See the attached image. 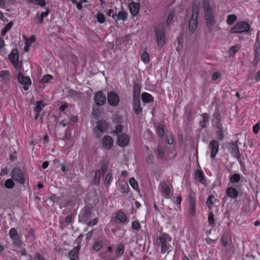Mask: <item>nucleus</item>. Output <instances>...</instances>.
<instances>
[{
    "instance_id": "09e8293b",
    "label": "nucleus",
    "mask_w": 260,
    "mask_h": 260,
    "mask_svg": "<svg viewBox=\"0 0 260 260\" xmlns=\"http://www.w3.org/2000/svg\"><path fill=\"white\" fill-rule=\"evenodd\" d=\"M208 222L210 225H213L214 224V214L212 212H210L209 214Z\"/></svg>"
},
{
    "instance_id": "f704fd0d",
    "label": "nucleus",
    "mask_w": 260,
    "mask_h": 260,
    "mask_svg": "<svg viewBox=\"0 0 260 260\" xmlns=\"http://www.w3.org/2000/svg\"><path fill=\"white\" fill-rule=\"evenodd\" d=\"M9 235L12 239L18 238L20 237L18 234L17 230L14 228H12L10 230Z\"/></svg>"
},
{
    "instance_id": "338daca9",
    "label": "nucleus",
    "mask_w": 260,
    "mask_h": 260,
    "mask_svg": "<svg viewBox=\"0 0 260 260\" xmlns=\"http://www.w3.org/2000/svg\"><path fill=\"white\" fill-rule=\"evenodd\" d=\"M69 122L65 120H63L59 122V125H62L63 127L67 126L68 125Z\"/></svg>"
},
{
    "instance_id": "6e6552de",
    "label": "nucleus",
    "mask_w": 260,
    "mask_h": 260,
    "mask_svg": "<svg viewBox=\"0 0 260 260\" xmlns=\"http://www.w3.org/2000/svg\"><path fill=\"white\" fill-rule=\"evenodd\" d=\"M109 104L112 106H116L119 103L118 95L114 91H110L107 95Z\"/></svg>"
},
{
    "instance_id": "412c9836",
    "label": "nucleus",
    "mask_w": 260,
    "mask_h": 260,
    "mask_svg": "<svg viewBox=\"0 0 260 260\" xmlns=\"http://www.w3.org/2000/svg\"><path fill=\"white\" fill-rule=\"evenodd\" d=\"M134 109L136 114H139L142 111L140 106V99H134Z\"/></svg>"
},
{
    "instance_id": "39448f33",
    "label": "nucleus",
    "mask_w": 260,
    "mask_h": 260,
    "mask_svg": "<svg viewBox=\"0 0 260 260\" xmlns=\"http://www.w3.org/2000/svg\"><path fill=\"white\" fill-rule=\"evenodd\" d=\"M108 123L104 120H100L97 122L94 129V134L97 138H100L104 133L108 130Z\"/></svg>"
},
{
    "instance_id": "4be33fe9",
    "label": "nucleus",
    "mask_w": 260,
    "mask_h": 260,
    "mask_svg": "<svg viewBox=\"0 0 260 260\" xmlns=\"http://www.w3.org/2000/svg\"><path fill=\"white\" fill-rule=\"evenodd\" d=\"M18 80L20 83L23 84H30L31 80L28 77L24 76L22 74L18 75Z\"/></svg>"
},
{
    "instance_id": "dca6fc26",
    "label": "nucleus",
    "mask_w": 260,
    "mask_h": 260,
    "mask_svg": "<svg viewBox=\"0 0 260 260\" xmlns=\"http://www.w3.org/2000/svg\"><path fill=\"white\" fill-rule=\"evenodd\" d=\"M127 15V13L125 11H119L118 13H113L112 15V17L115 21L118 20L124 21L126 19Z\"/></svg>"
},
{
    "instance_id": "37998d69",
    "label": "nucleus",
    "mask_w": 260,
    "mask_h": 260,
    "mask_svg": "<svg viewBox=\"0 0 260 260\" xmlns=\"http://www.w3.org/2000/svg\"><path fill=\"white\" fill-rule=\"evenodd\" d=\"M124 251V246L123 245H119L116 250V254L118 256H120L122 255Z\"/></svg>"
},
{
    "instance_id": "a211bd4d",
    "label": "nucleus",
    "mask_w": 260,
    "mask_h": 260,
    "mask_svg": "<svg viewBox=\"0 0 260 260\" xmlns=\"http://www.w3.org/2000/svg\"><path fill=\"white\" fill-rule=\"evenodd\" d=\"M127 220V218L126 215L123 212L119 211L117 213L116 217H115V222L117 223H126Z\"/></svg>"
},
{
    "instance_id": "f03ea898",
    "label": "nucleus",
    "mask_w": 260,
    "mask_h": 260,
    "mask_svg": "<svg viewBox=\"0 0 260 260\" xmlns=\"http://www.w3.org/2000/svg\"><path fill=\"white\" fill-rule=\"evenodd\" d=\"M199 13V4H193L192 9V14L189 22V30L191 33H194L196 31L198 25Z\"/></svg>"
},
{
    "instance_id": "13d9d810",
    "label": "nucleus",
    "mask_w": 260,
    "mask_h": 260,
    "mask_svg": "<svg viewBox=\"0 0 260 260\" xmlns=\"http://www.w3.org/2000/svg\"><path fill=\"white\" fill-rule=\"evenodd\" d=\"M35 21L37 23H41L43 21V18L40 15L38 14L35 18Z\"/></svg>"
},
{
    "instance_id": "aec40b11",
    "label": "nucleus",
    "mask_w": 260,
    "mask_h": 260,
    "mask_svg": "<svg viewBox=\"0 0 260 260\" xmlns=\"http://www.w3.org/2000/svg\"><path fill=\"white\" fill-rule=\"evenodd\" d=\"M80 246L78 244L77 246L74 248L70 252L69 254V256L71 260L72 259H78V253L79 251L80 250Z\"/></svg>"
},
{
    "instance_id": "5fc2aeb1",
    "label": "nucleus",
    "mask_w": 260,
    "mask_h": 260,
    "mask_svg": "<svg viewBox=\"0 0 260 260\" xmlns=\"http://www.w3.org/2000/svg\"><path fill=\"white\" fill-rule=\"evenodd\" d=\"M173 17H174V15L172 13H170L169 14V15L167 17V18L166 19V23L168 25H169L171 23Z\"/></svg>"
},
{
    "instance_id": "423d86ee",
    "label": "nucleus",
    "mask_w": 260,
    "mask_h": 260,
    "mask_svg": "<svg viewBox=\"0 0 260 260\" xmlns=\"http://www.w3.org/2000/svg\"><path fill=\"white\" fill-rule=\"evenodd\" d=\"M206 24L210 32L213 30L214 25L216 23L213 12L205 13Z\"/></svg>"
},
{
    "instance_id": "680f3d73",
    "label": "nucleus",
    "mask_w": 260,
    "mask_h": 260,
    "mask_svg": "<svg viewBox=\"0 0 260 260\" xmlns=\"http://www.w3.org/2000/svg\"><path fill=\"white\" fill-rule=\"evenodd\" d=\"M259 129V124L257 123L256 125H254L253 127V131L254 133H258Z\"/></svg>"
},
{
    "instance_id": "c756f323",
    "label": "nucleus",
    "mask_w": 260,
    "mask_h": 260,
    "mask_svg": "<svg viewBox=\"0 0 260 260\" xmlns=\"http://www.w3.org/2000/svg\"><path fill=\"white\" fill-rule=\"evenodd\" d=\"M141 88L139 85L136 84L134 87V99H140Z\"/></svg>"
},
{
    "instance_id": "ea45409f",
    "label": "nucleus",
    "mask_w": 260,
    "mask_h": 260,
    "mask_svg": "<svg viewBox=\"0 0 260 260\" xmlns=\"http://www.w3.org/2000/svg\"><path fill=\"white\" fill-rule=\"evenodd\" d=\"M13 240V244L15 247L20 248L21 246V245L22 244L21 241L20 240V237L16 238L13 239H12Z\"/></svg>"
},
{
    "instance_id": "0e129e2a",
    "label": "nucleus",
    "mask_w": 260,
    "mask_h": 260,
    "mask_svg": "<svg viewBox=\"0 0 260 260\" xmlns=\"http://www.w3.org/2000/svg\"><path fill=\"white\" fill-rule=\"evenodd\" d=\"M254 80L257 82L260 81V70L255 74Z\"/></svg>"
},
{
    "instance_id": "58836bf2",
    "label": "nucleus",
    "mask_w": 260,
    "mask_h": 260,
    "mask_svg": "<svg viewBox=\"0 0 260 260\" xmlns=\"http://www.w3.org/2000/svg\"><path fill=\"white\" fill-rule=\"evenodd\" d=\"M13 23L12 22H9L7 24L6 26L3 29L2 31V36H4L6 34L10 29L11 27L12 26Z\"/></svg>"
},
{
    "instance_id": "473e14b6",
    "label": "nucleus",
    "mask_w": 260,
    "mask_h": 260,
    "mask_svg": "<svg viewBox=\"0 0 260 260\" xmlns=\"http://www.w3.org/2000/svg\"><path fill=\"white\" fill-rule=\"evenodd\" d=\"M231 150L232 153L234 156H238L239 154V150L238 145L236 144H232L231 146Z\"/></svg>"
},
{
    "instance_id": "cd10ccee",
    "label": "nucleus",
    "mask_w": 260,
    "mask_h": 260,
    "mask_svg": "<svg viewBox=\"0 0 260 260\" xmlns=\"http://www.w3.org/2000/svg\"><path fill=\"white\" fill-rule=\"evenodd\" d=\"M0 78L4 81H7L10 79V75L9 71H2L0 72Z\"/></svg>"
},
{
    "instance_id": "c9c22d12",
    "label": "nucleus",
    "mask_w": 260,
    "mask_h": 260,
    "mask_svg": "<svg viewBox=\"0 0 260 260\" xmlns=\"http://www.w3.org/2000/svg\"><path fill=\"white\" fill-rule=\"evenodd\" d=\"M240 179L241 177L239 174H234L231 177L230 181L233 183H237L240 181Z\"/></svg>"
},
{
    "instance_id": "e2e57ef3",
    "label": "nucleus",
    "mask_w": 260,
    "mask_h": 260,
    "mask_svg": "<svg viewBox=\"0 0 260 260\" xmlns=\"http://www.w3.org/2000/svg\"><path fill=\"white\" fill-rule=\"evenodd\" d=\"M28 239H30V241H33L35 239V235L33 231H31L29 232V235L28 236Z\"/></svg>"
},
{
    "instance_id": "20e7f679",
    "label": "nucleus",
    "mask_w": 260,
    "mask_h": 260,
    "mask_svg": "<svg viewBox=\"0 0 260 260\" xmlns=\"http://www.w3.org/2000/svg\"><path fill=\"white\" fill-rule=\"evenodd\" d=\"M250 29V25L245 21L238 22L230 30V34H240L247 32Z\"/></svg>"
},
{
    "instance_id": "5701e85b",
    "label": "nucleus",
    "mask_w": 260,
    "mask_h": 260,
    "mask_svg": "<svg viewBox=\"0 0 260 260\" xmlns=\"http://www.w3.org/2000/svg\"><path fill=\"white\" fill-rule=\"evenodd\" d=\"M68 95L71 98H76L77 99H82L83 98L82 93L77 92L73 89H70L68 91Z\"/></svg>"
},
{
    "instance_id": "69168bd1",
    "label": "nucleus",
    "mask_w": 260,
    "mask_h": 260,
    "mask_svg": "<svg viewBox=\"0 0 260 260\" xmlns=\"http://www.w3.org/2000/svg\"><path fill=\"white\" fill-rule=\"evenodd\" d=\"M72 218H73V216L72 215H68L66 218L65 222L67 223H70L71 222V221H72Z\"/></svg>"
},
{
    "instance_id": "1a4fd4ad",
    "label": "nucleus",
    "mask_w": 260,
    "mask_h": 260,
    "mask_svg": "<svg viewBox=\"0 0 260 260\" xmlns=\"http://www.w3.org/2000/svg\"><path fill=\"white\" fill-rule=\"evenodd\" d=\"M155 35L158 46L159 47L163 46L166 43L164 31L161 29H156L155 30Z\"/></svg>"
},
{
    "instance_id": "72a5a7b5",
    "label": "nucleus",
    "mask_w": 260,
    "mask_h": 260,
    "mask_svg": "<svg viewBox=\"0 0 260 260\" xmlns=\"http://www.w3.org/2000/svg\"><path fill=\"white\" fill-rule=\"evenodd\" d=\"M14 182L12 178L6 180L5 182V186L7 188L11 189L14 187Z\"/></svg>"
},
{
    "instance_id": "7c9ffc66",
    "label": "nucleus",
    "mask_w": 260,
    "mask_h": 260,
    "mask_svg": "<svg viewBox=\"0 0 260 260\" xmlns=\"http://www.w3.org/2000/svg\"><path fill=\"white\" fill-rule=\"evenodd\" d=\"M260 60V48L256 47L254 54V59L253 61L254 66L257 64L258 61Z\"/></svg>"
},
{
    "instance_id": "4468645a",
    "label": "nucleus",
    "mask_w": 260,
    "mask_h": 260,
    "mask_svg": "<svg viewBox=\"0 0 260 260\" xmlns=\"http://www.w3.org/2000/svg\"><path fill=\"white\" fill-rule=\"evenodd\" d=\"M9 58L10 60L13 63L14 66L16 68H18V59L19 55L18 53V51L16 49H13L11 53L9 55Z\"/></svg>"
},
{
    "instance_id": "3c124183",
    "label": "nucleus",
    "mask_w": 260,
    "mask_h": 260,
    "mask_svg": "<svg viewBox=\"0 0 260 260\" xmlns=\"http://www.w3.org/2000/svg\"><path fill=\"white\" fill-rule=\"evenodd\" d=\"M213 198V196H210L208 198V199L206 201V204L208 206L209 208H211L213 204V202L212 201V199Z\"/></svg>"
},
{
    "instance_id": "052dcab7",
    "label": "nucleus",
    "mask_w": 260,
    "mask_h": 260,
    "mask_svg": "<svg viewBox=\"0 0 260 260\" xmlns=\"http://www.w3.org/2000/svg\"><path fill=\"white\" fill-rule=\"evenodd\" d=\"M157 134L161 137L164 135V131L162 127H159L157 128Z\"/></svg>"
},
{
    "instance_id": "bf43d9fd",
    "label": "nucleus",
    "mask_w": 260,
    "mask_h": 260,
    "mask_svg": "<svg viewBox=\"0 0 260 260\" xmlns=\"http://www.w3.org/2000/svg\"><path fill=\"white\" fill-rule=\"evenodd\" d=\"M98 223V220H97V219L96 218H94L92 220H91L88 223V225L89 226H93L95 224H96Z\"/></svg>"
},
{
    "instance_id": "f8f14e48",
    "label": "nucleus",
    "mask_w": 260,
    "mask_h": 260,
    "mask_svg": "<svg viewBox=\"0 0 260 260\" xmlns=\"http://www.w3.org/2000/svg\"><path fill=\"white\" fill-rule=\"evenodd\" d=\"M94 100L97 105L102 106L105 103L106 98L102 91H99L95 94Z\"/></svg>"
},
{
    "instance_id": "9b49d317",
    "label": "nucleus",
    "mask_w": 260,
    "mask_h": 260,
    "mask_svg": "<svg viewBox=\"0 0 260 260\" xmlns=\"http://www.w3.org/2000/svg\"><path fill=\"white\" fill-rule=\"evenodd\" d=\"M102 146L106 150H110L113 146L112 138L108 135L105 136L102 140Z\"/></svg>"
},
{
    "instance_id": "0eeeda50",
    "label": "nucleus",
    "mask_w": 260,
    "mask_h": 260,
    "mask_svg": "<svg viewBox=\"0 0 260 260\" xmlns=\"http://www.w3.org/2000/svg\"><path fill=\"white\" fill-rule=\"evenodd\" d=\"M213 122L216 124L217 128L216 132L217 138L219 140H222L223 138V133L221 127V123H220V117L218 114H215L214 116Z\"/></svg>"
},
{
    "instance_id": "603ef678",
    "label": "nucleus",
    "mask_w": 260,
    "mask_h": 260,
    "mask_svg": "<svg viewBox=\"0 0 260 260\" xmlns=\"http://www.w3.org/2000/svg\"><path fill=\"white\" fill-rule=\"evenodd\" d=\"M102 242H96L93 245V249L95 251H99L102 248Z\"/></svg>"
},
{
    "instance_id": "bb28decb",
    "label": "nucleus",
    "mask_w": 260,
    "mask_h": 260,
    "mask_svg": "<svg viewBox=\"0 0 260 260\" xmlns=\"http://www.w3.org/2000/svg\"><path fill=\"white\" fill-rule=\"evenodd\" d=\"M159 186L162 192H163L166 196H169L170 194V189L169 186L164 182H161Z\"/></svg>"
},
{
    "instance_id": "e433bc0d",
    "label": "nucleus",
    "mask_w": 260,
    "mask_h": 260,
    "mask_svg": "<svg viewBox=\"0 0 260 260\" xmlns=\"http://www.w3.org/2000/svg\"><path fill=\"white\" fill-rule=\"evenodd\" d=\"M42 106H44L43 102L38 101L36 104L35 111L37 113H39L42 110Z\"/></svg>"
},
{
    "instance_id": "de8ad7c7",
    "label": "nucleus",
    "mask_w": 260,
    "mask_h": 260,
    "mask_svg": "<svg viewBox=\"0 0 260 260\" xmlns=\"http://www.w3.org/2000/svg\"><path fill=\"white\" fill-rule=\"evenodd\" d=\"M112 176L111 174L108 173L106 175L105 180V184L106 186H109L111 183Z\"/></svg>"
},
{
    "instance_id": "a19ab883",
    "label": "nucleus",
    "mask_w": 260,
    "mask_h": 260,
    "mask_svg": "<svg viewBox=\"0 0 260 260\" xmlns=\"http://www.w3.org/2000/svg\"><path fill=\"white\" fill-rule=\"evenodd\" d=\"M141 60L145 63H147L149 61V54L147 52H144L141 55Z\"/></svg>"
},
{
    "instance_id": "b1692460",
    "label": "nucleus",
    "mask_w": 260,
    "mask_h": 260,
    "mask_svg": "<svg viewBox=\"0 0 260 260\" xmlns=\"http://www.w3.org/2000/svg\"><path fill=\"white\" fill-rule=\"evenodd\" d=\"M226 194L230 198H235L238 196V192L235 188L230 187L226 191Z\"/></svg>"
},
{
    "instance_id": "864d4df0",
    "label": "nucleus",
    "mask_w": 260,
    "mask_h": 260,
    "mask_svg": "<svg viewBox=\"0 0 260 260\" xmlns=\"http://www.w3.org/2000/svg\"><path fill=\"white\" fill-rule=\"evenodd\" d=\"M157 153H158V156L160 157V158H162L164 157V150L161 148L159 146L158 147L157 149Z\"/></svg>"
},
{
    "instance_id": "8fccbe9b",
    "label": "nucleus",
    "mask_w": 260,
    "mask_h": 260,
    "mask_svg": "<svg viewBox=\"0 0 260 260\" xmlns=\"http://www.w3.org/2000/svg\"><path fill=\"white\" fill-rule=\"evenodd\" d=\"M96 19L98 21L101 23H102L105 21V16L101 13H98L96 15Z\"/></svg>"
},
{
    "instance_id": "a878e982",
    "label": "nucleus",
    "mask_w": 260,
    "mask_h": 260,
    "mask_svg": "<svg viewBox=\"0 0 260 260\" xmlns=\"http://www.w3.org/2000/svg\"><path fill=\"white\" fill-rule=\"evenodd\" d=\"M203 6L204 10L205 13H210L213 12V10L210 5L209 0H203Z\"/></svg>"
},
{
    "instance_id": "7ed1b4c3",
    "label": "nucleus",
    "mask_w": 260,
    "mask_h": 260,
    "mask_svg": "<svg viewBox=\"0 0 260 260\" xmlns=\"http://www.w3.org/2000/svg\"><path fill=\"white\" fill-rule=\"evenodd\" d=\"M11 176L14 180L21 184H24L25 182V173L18 168L12 170Z\"/></svg>"
},
{
    "instance_id": "4c0bfd02",
    "label": "nucleus",
    "mask_w": 260,
    "mask_h": 260,
    "mask_svg": "<svg viewBox=\"0 0 260 260\" xmlns=\"http://www.w3.org/2000/svg\"><path fill=\"white\" fill-rule=\"evenodd\" d=\"M129 184L132 186V187L136 190H138L139 189L138 184L136 180L134 178H131L129 181Z\"/></svg>"
},
{
    "instance_id": "774afa93",
    "label": "nucleus",
    "mask_w": 260,
    "mask_h": 260,
    "mask_svg": "<svg viewBox=\"0 0 260 260\" xmlns=\"http://www.w3.org/2000/svg\"><path fill=\"white\" fill-rule=\"evenodd\" d=\"M182 201V198L181 196H178L176 198L175 203H178V205H180Z\"/></svg>"
},
{
    "instance_id": "393cba45",
    "label": "nucleus",
    "mask_w": 260,
    "mask_h": 260,
    "mask_svg": "<svg viewBox=\"0 0 260 260\" xmlns=\"http://www.w3.org/2000/svg\"><path fill=\"white\" fill-rule=\"evenodd\" d=\"M142 100L145 103L152 102L153 101L152 96L147 92H144L142 94Z\"/></svg>"
},
{
    "instance_id": "2eb2a0df",
    "label": "nucleus",
    "mask_w": 260,
    "mask_h": 260,
    "mask_svg": "<svg viewBox=\"0 0 260 260\" xmlns=\"http://www.w3.org/2000/svg\"><path fill=\"white\" fill-rule=\"evenodd\" d=\"M106 169L104 167H102L101 170H99L95 171V176L93 179V183L95 185H98L100 182V177L101 176H103Z\"/></svg>"
},
{
    "instance_id": "2f4dec72",
    "label": "nucleus",
    "mask_w": 260,
    "mask_h": 260,
    "mask_svg": "<svg viewBox=\"0 0 260 260\" xmlns=\"http://www.w3.org/2000/svg\"><path fill=\"white\" fill-rule=\"evenodd\" d=\"M237 16L235 14H231L228 16L226 23L229 25H232L236 20Z\"/></svg>"
},
{
    "instance_id": "c85d7f7f",
    "label": "nucleus",
    "mask_w": 260,
    "mask_h": 260,
    "mask_svg": "<svg viewBox=\"0 0 260 260\" xmlns=\"http://www.w3.org/2000/svg\"><path fill=\"white\" fill-rule=\"evenodd\" d=\"M240 46L236 45L231 47L229 50V54L230 56H234L240 49Z\"/></svg>"
},
{
    "instance_id": "9d476101",
    "label": "nucleus",
    "mask_w": 260,
    "mask_h": 260,
    "mask_svg": "<svg viewBox=\"0 0 260 260\" xmlns=\"http://www.w3.org/2000/svg\"><path fill=\"white\" fill-rule=\"evenodd\" d=\"M208 148L211 151V158H214L218 152L219 143L218 141L212 140L209 143Z\"/></svg>"
},
{
    "instance_id": "f257e3e1",
    "label": "nucleus",
    "mask_w": 260,
    "mask_h": 260,
    "mask_svg": "<svg viewBox=\"0 0 260 260\" xmlns=\"http://www.w3.org/2000/svg\"><path fill=\"white\" fill-rule=\"evenodd\" d=\"M172 239L167 234H162L157 240V244L160 247L161 251L162 253L169 252L170 248L171 247Z\"/></svg>"
},
{
    "instance_id": "f3484780",
    "label": "nucleus",
    "mask_w": 260,
    "mask_h": 260,
    "mask_svg": "<svg viewBox=\"0 0 260 260\" xmlns=\"http://www.w3.org/2000/svg\"><path fill=\"white\" fill-rule=\"evenodd\" d=\"M189 204V213L192 216H194L196 213V205L194 198L190 194L188 199Z\"/></svg>"
},
{
    "instance_id": "4d7b16f0",
    "label": "nucleus",
    "mask_w": 260,
    "mask_h": 260,
    "mask_svg": "<svg viewBox=\"0 0 260 260\" xmlns=\"http://www.w3.org/2000/svg\"><path fill=\"white\" fill-rule=\"evenodd\" d=\"M221 76V74L218 72H216L213 73L212 76V79L213 80H215L219 78Z\"/></svg>"
},
{
    "instance_id": "a18cd8bd",
    "label": "nucleus",
    "mask_w": 260,
    "mask_h": 260,
    "mask_svg": "<svg viewBox=\"0 0 260 260\" xmlns=\"http://www.w3.org/2000/svg\"><path fill=\"white\" fill-rule=\"evenodd\" d=\"M132 229L136 230H139L141 228V225L138 221H133L132 224Z\"/></svg>"
},
{
    "instance_id": "ddd939ff",
    "label": "nucleus",
    "mask_w": 260,
    "mask_h": 260,
    "mask_svg": "<svg viewBox=\"0 0 260 260\" xmlns=\"http://www.w3.org/2000/svg\"><path fill=\"white\" fill-rule=\"evenodd\" d=\"M129 142V138L125 134L119 135L117 140V144L120 147L126 146Z\"/></svg>"
},
{
    "instance_id": "6ab92c4d",
    "label": "nucleus",
    "mask_w": 260,
    "mask_h": 260,
    "mask_svg": "<svg viewBox=\"0 0 260 260\" xmlns=\"http://www.w3.org/2000/svg\"><path fill=\"white\" fill-rule=\"evenodd\" d=\"M129 9L132 15L136 16L140 10L139 4L133 2L129 5Z\"/></svg>"
},
{
    "instance_id": "c03bdc74",
    "label": "nucleus",
    "mask_w": 260,
    "mask_h": 260,
    "mask_svg": "<svg viewBox=\"0 0 260 260\" xmlns=\"http://www.w3.org/2000/svg\"><path fill=\"white\" fill-rule=\"evenodd\" d=\"M35 37L34 36H32L29 39H25V44L30 46L33 42H35Z\"/></svg>"
},
{
    "instance_id": "49530a36",
    "label": "nucleus",
    "mask_w": 260,
    "mask_h": 260,
    "mask_svg": "<svg viewBox=\"0 0 260 260\" xmlns=\"http://www.w3.org/2000/svg\"><path fill=\"white\" fill-rule=\"evenodd\" d=\"M52 79V77L51 75L47 74L46 75H44L41 81L43 83H46L49 81H50Z\"/></svg>"
},
{
    "instance_id": "79ce46f5",
    "label": "nucleus",
    "mask_w": 260,
    "mask_h": 260,
    "mask_svg": "<svg viewBox=\"0 0 260 260\" xmlns=\"http://www.w3.org/2000/svg\"><path fill=\"white\" fill-rule=\"evenodd\" d=\"M196 176L197 178L198 179L199 181L203 183V181L204 180V175L202 171L200 170H197L196 172Z\"/></svg>"
},
{
    "instance_id": "6e6d98bb",
    "label": "nucleus",
    "mask_w": 260,
    "mask_h": 260,
    "mask_svg": "<svg viewBox=\"0 0 260 260\" xmlns=\"http://www.w3.org/2000/svg\"><path fill=\"white\" fill-rule=\"evenodd\" d=\"M122 126L121 125L118 124L115 127V129L114 131V133L116 134H118L122 132Z\"/></svg>"
}]
</instances>
